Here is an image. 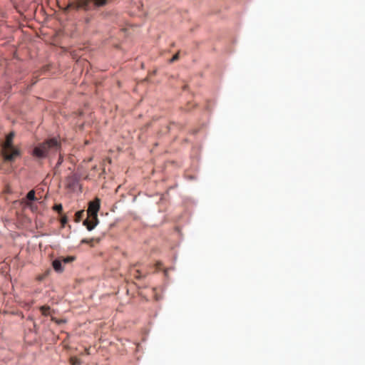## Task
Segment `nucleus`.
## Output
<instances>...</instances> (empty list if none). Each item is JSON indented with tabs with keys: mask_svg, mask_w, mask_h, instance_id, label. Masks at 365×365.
Wrapping results in <instances>:
<instances>
[{
	"mask_svg": "<svg viewBox=\"0 0 365 365\" xmlns=\"http://www.w3.org/2000/svg\"><path fill=\"white\" fill-rule=\"evenodd\" d=\"M61 148V143L58 138H50L36 145L31 154L36 158H49L51 155L60 151Z\"/></svg>",
	"mask_w": 365,
	"mask_h": 365,
	"instance_id": "1",
	"label": "nucleus"
},
{
	"mask_svg": "<svg viewBox=\"0 0 365 365\" xmlns=\"http://www.w3.org/2000/svg\"><path fill=\"white\" fill-rule=\"evenodd\" d=\"M14 136L15 133L11 132L6 135L5 141L1 145V154L5 161L12 162L21 155L20 150L14 146Z\"/></svg>",
	"mask_w": 365,
	"mask_h": 365,
	"instance_id": "2",
	"label": "nucleus"
},
{
	"mask_svg": "<svg viewBox=\"0 0 365 365\" xmlns=\"http://www.w3.org/2000/svg\"><path fill=\"white\" fill-rule=\"evenodd\" d=\"M101 200L96 197L94 200L88 203L87 210L88 218L83 221V225L88 230L91 231L95 228L98 223V212L100 210Z\"/></svg>",
	"mask_w": 365,
	"mask_h": 365,
	"instance_id": "3",
	"label": "nucleus"
},
{
	"mask_svg": "<svg viewBox=\"0 0 365 365\" xmlns=\"http://www.w3.org/2000/svg\"><path fill=\"white\" fill-rule=\"evenodd\" d=\"M110 0H74L71 1L65 8V11L68 10L78 11L83 9L88 11L91 9V3L96 7H101L109 3Z\"/></svg>",
	"mask_w": 365,
	"mask_h": 365,
	"instance_id": "4",
	"label": "nucleus"
},
{
	"mask_svg": "<svg viewBox=\"0 0 365 365\" xmlns=\"http://www.w3.org/2000/svg\"><path fill=\"white\" fill-rule=\"evenodd\" d=\"M54 270L57 272H62L63 267L62 266V260L61 259H56L52 262Z\"/></svg>",
	"mask_w": 365,
	"mask_h": 365,
	"instance_id": "5",
	"label": "nucleus"
},
{
	"mask_svg": "<svg viewBox=\"0 0 365 365\" xmlns=\"http://www.w3.org/2000/svg\"><path fill=\"white\" fill-rule=\"evenodd\" d=\"M83 216H84V210L78 211L75 215L76 222H80Z\"/></svg>",
	"mask_w": 365,
	"mask_h": 365,
	"instance_id": "6",
	"label": "nucleus"
},
{
	"mask_svg": "<svg viewBox=\"0 0 365 365\" xmlns=\"http://www.w3.org/2000/svg\"><path fill=\"white\" fill-rule=\"evenodd\" d=\"M26 198L31 201L36 200V197H35V191L33 190H30L26 195Z\"/></svg>",
	"mask_w": 365,
	"mask_h": 365,
	"instance_id": "7",
	"label": "nucleus"
},
{
	"mask_svg": "<svg viewBox=\"0 0 365 365\" xmlns=\"http://www.w3.org/2000/svg\"><path fill=\"white\" fill-rule=\"evenodd\" d=\"M40 309L41 311L42 314H43L44 316H48L49 314V310H50L49 307L42 306V307H41Z\"/></svg>",
	"mask_w": 365,
	"mask_h": 365,
	"instance_id": "8",
	"label": "nucleus"
},
{
	"mask_svg": "<svg viewBox=\"0 0 365 365\" xmlns=\"http://www.w3.org/2000/svg\"><path fill=\"white\" fill-rule=\"evenodd\" d=\"M70 361L72 365H80L81 364V360L77 357H71L70 359Z\"/></svg>",
	"mask_w": 365,
	"mask_h": 365,
	"instance_id": "9",
	"label": "nucleus"
},
{
	"mask_svg": "<svg viewBox=\"0 0 365 365\" xmlns=\"http://www.w3.org/2000/svg\"><path fill=\"white\" fill-rule=\"evenodd\" d=\"M53 209L61 214L63 210V206L61 204H56L53 206Z\"/></svg>",
	"mask_w": 365,
	"mask_h": 365,
	"instance_id": "10",
	"label": "nucleus"
},
{
	"mask_svg": "<svg viewBox=\"0 0 365 365\" xmlns=\"http://www.w3.org/2000/svg\"><path fill=\"white\" fill-rule=\"evenodd\" d=\"M74 257H63L62 259H61L62 260V262H64V263H69V262H71L74 260Z\"/></svg>",
	"mask_w": 365,
	"mask_h": 365,
	"instance_id": "11",
	"label": "nucleus"
},
{
	"mask_svg": "<svg viewBox=\"0 0 365 365\" xmlns=\"http://www.w3.org/2000/svg\"><path fill=\"white\" fill-rule=\"evenodd\" d=\"M179 56H180V52L178 51L177 53H175L173 58L170 60V63H173L174 61H176L179 59Z\"/></svg>",
	"mask_w": 365,
	"mask_h": 365,
	"instance_id": "12",
	"label": "nucleus"
},
{
	"mask_svg": "<svg viewBox=\"0 0 365 365\" xmlns=\"http://www.w3.org/2000/svg\"><path fill=\"white\" fill-rule=\"evenodd\" d=\"M63 156L60 154L59 155V158H58V162L56 165V169L58 168L61 165V163H63Z\"/></svg>",
	"mask_w": 365,
	"mask_h": 365,
	"instance_id": "13",
	"label": "nucleus"
},
{
	"mask_svg": "<svg viewBox=\"0 0 365 365\" xmlns=\"http://www.w3.org/2000/svg\"><path fill=\"white\" fill-rule=\"evenodd\" d=\"M67 222H68V217L66 215L63 216L61 219V225L63 227H64Z\"/></svg>",
	"mask_w": 365,
	"mask_h": 365,
	"instance_id": "14",
	"label": "nucleus"
},
{
	"mask_svg": "<svg viewBox=\"0 0 365 365\" xmlns=\"http://www.w3.org/2000/svg\"><path fill=\"white\" fill-rule=\"evenodd\" d=\"M136 274H135V277H136L137 279H140L141 277V275L140 274V272L138 270H136Z\"/></svg>",
	"mask_w": 365,
	"mask_h": 365,
	"instance_id": "15",
	"label": "nucleus"
},
{
	"mask_svg": "<svg viewBox=\"0 0 365 365\" xmlns=\"http://www.w3.org/2000/svg\"><path fill=\"white\" fill-rule=\"evenodd\" d=\"M82 242H83V243H89V242H90V240H86V239H85V240H82Z\"/></svg>",
	"mask_w": 365,
	"mask_h": 365,
	"instance_id": "16",
	"label": "nucleus"
}]
</instances>
